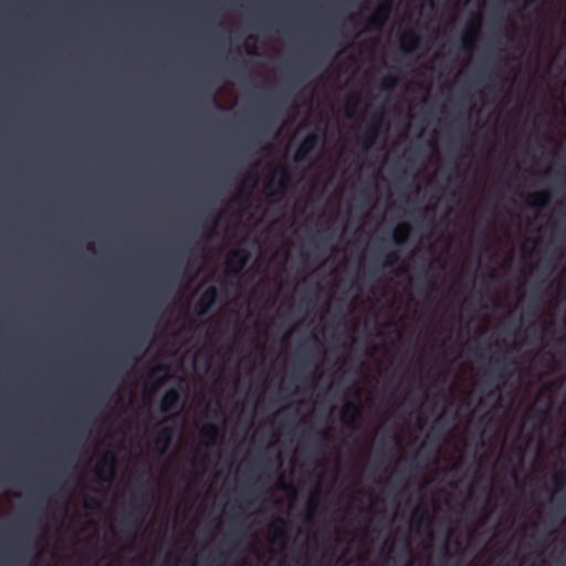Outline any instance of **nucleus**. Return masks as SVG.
I'll return each mask as SVG.
<instances>
[{"instance_id": "5", "label": "nucleus", "mask_w": 566, "mask_h": 566, "mask_svg": "<svg viewBox=\"0 0 566 566\" xmlns=\"http://www.w3.org/2000/svg\"><path fill=\"white\" fill-rule=\"evenodd\" d=\"M322 138L316 133H311L304 137L296 148L293 159L295 163H304L310 160L312 153L321 145Z\"/></svg>"}, {"instance_id": "15", "label": "nucleus", "mask_w": 566, "mask_h": 566, "mask_svg": "<svg viewBox=\"0 0 566 566\" xmlns=\"http://www.w3.org/2000/svg\"><path fill=\"white\" fill-rule=\"evenodd\" d=\"M328 439L327 431H317L306 438V448L311 454L317 457L324 453V443Z\"/></svg>"}, {"instance_id": "12", "label": "nucleus", "mask_w": 566, "mask_h": 566, "mask_svg": "<svg viewBox=\"0 0 566 566\" xmlns=\"http://www.w3.org/2000/svg\"><path fill=\"white\" fill-rule=\"evenodd\" d=\"M391 4L389 2L380 4L375 13L368 19L369 30H380L389 18Z\"/></svg>"}, {"instance_id": "41", "label": "nucleus", "mask_w": 566, "mask_h": 566, "mask_svg": "<svg viewBox=\"0 0 566 566\" xmlns=\"http://www.w3.org/2000/svg\"><path fill=\"white\" fill-rule=\"evenodd\" d=\"M490 74L486 73V71H482L481 73V80H490Z\"/></svg>"}, {"instance_id": "19", "label": "nucleus", "mask_w": 566, "mask_h": 566, "mask_svg": "<svg viewBox=\"0 0 566 566\" xmlns=\"http://www.w3.org/2000/svg\"><path fill=\"white\" fill-rule=\"evenodd\" d=\"M360 416L361 408L359 403L349 401L345 405L342 418L346 424L353 426L359 419Z\"/></svg>"}, {"instance_id": "54", "label": "nucleus", "mask_w": 566, "mask_h": 566, "mask_svg": "<svg viewBox=\"0 0 566 566\" xmlns=\"http://www.w3.org/2000/svg\"><path fill=\"white\" fill-rule=\"evenodd\" d=\"M36 103H38V104L40 103V99H39V98L36 99Z\"/></svg>"}, {"instance_id": "53", "label": "nucleus", "mask_w": 566, "mask_h": 566, "mask_svg": "<svg viewBox=\"0 0 566 566\" xmlns=\"http://www.w3.org/2000/svg\"><path fill=\"white\" fill-rule=\"evenodd\" d=\"M36 74H38V75L40 74V71H39V70L36 71Z\"/></svg>"}, {"instance_id": "8", "label": "nucleus", "mask_w": 566, "mask_h": 566, "mask_svg": "<svg viewBox=\"0 0 566 566\" xmlns=\"http://www.w3.org/2000/svg\"><path fill=\"white\" fill-rule=\"evenodd\" d=\"M382 123H384V113L382 112L375 113L371 116L370 124L366 128V130L360 139L363 149L368 150L375 145V143L380 134Z\"/></svg>"}, {"instance_id": "11", "label": "nucleus", "mask_w": 566, "mask_h": 566, "mask_svg": "<svg viewBox=\"0 0 566 566\" xmlns=\"http://www.w3.org/2000/svg\"><path fill=\"white\" fill-rule=\"evenodd\" d=\"M432 521L433 516L428 505H420L413 510L411 517L412 527L417 530L430 528Z\"/></svg>"}, {"instance_id": "13", "label": "nucleus", "mask_w": 566, "mask_h": 566, "mask_svg": "<svg viewBox=\"0 0 566 566\" xmlns=\"http://www.w3.org/2000/svg\"><path fill=\"white\" fill-rule=\"evenodd\" d=\"M180 399H181L180 390L175 387L169 388L168 390H166V392L161 397L160 406H159L160 411L163 413H168V412L179 408Z\"/></svg>"}, {"instance_id": "33", "label": "nucleus", "mask_w": 566, "mask_h": 566, "mask_svg": "<svg viewBox=\"0 0 566 566\" xmlns=\"http://www.w3.org/2000/svg\"><path fill=\"white\" fill-rule=\"evenodd\" d=\"M407 472H408V470L406 468L400 470V472L395 476L392 484L400 485V484L405 483V478H406Z\"/></svg>"}, {"instance_id": "23", "label": "nucleus", "mask_w": 566, "mask_h": 566, "mask_svg": "<svg viewBox=\"0 0 566 566\" xmlns=\"http://www.w3.org/2000/svg\"><path fill=\"white\" fill-rule=\"evenodd\" d=\"M285 521L280 518L273 525V542H283L286 539V532L284 530Z\"/></svg>"}, {"instance_id": "32", "label": "nucleus", "mask_w": 566, "mask_h": 566, "mask_svg": "<svg viewBox=\"0 0 566 566\" xmlns=\"http://www.w3.org/2000/svg\"><path fill=\"white\" fill-rule=\"evenodd\" d=\"M259 180V175L256 172L250 174L245 177L244 182H250V188L253 189Z\"/></svg>"}, {"instance_id": "46", "label": "nucleus", "mask_w": 566, "mask_h": 566, "mask_svg": "<svg viewBox=\"0 0 566 566\" xmlns=\"http://www.w3.org/2000/svg\"><path fill=\"white\" fill-rule=\"evenodd\" d=\"M132 347H133V348H137V347H138V346H137V338H135V339H134V343H133V346H132Z\"/></svg>"}, {"instance_id": "28", "label": "nucleus", "mask_w": 566, "mask_h": 566, "mask_svg": "<svg viewBox=\"0 0 566 566\" xmlns=\"http://www.w3.org/2000/svg\"><path fill=\"white\" fill-rule=\"evenodd\" d=\"M239 538H240V533H238L237 531H231L229 533L228 537L226 538V541L223 542V544L228 545V546H233V545L238 544Z\"/></svg>"}, {"instance_id": "18", "label": "nucleus", "mask_w": 566, "mask_h": 566, "mask_svg": "<svg viewBox=\"0 0 566 566\" xmlns=\"http://www.w3.org/2000/svg\"><path fill=\"white\" fill-rule=\"evenodd\" d=\"M420 44V36L418 33L410 29L405 32L402 42H401V51L406 54L413 53Z\"/></svg>"}, {"instance_id": "43", "label": "nucleus", "mask_w": 566, "mask_h": 566, "mask_svg": "<svg viewBox=\"0 0 566 566\" xmlns=\"http://www.w3.org/2000/svg\"><path fill=\"white\" fill-rule=\"evenodd\" d=\"M439 422H440V419H438V420L434 422V424H433V426H432V428H431L432 432H434V431L438 429V427H439Z\"/></svg>"}, {"instance_id": "6", "label": "nucleus", "mask_w": 566, "mask_h": 566, "mask_svg": "<svg viewBox=\"0 0 566 566\" xmlns=\"http://www.w3.org/2000/svg\"><path fill=\"white\" fill-rule=\"evenodd\" d=\"M250 258L247 249L239 248L229 252L226 261L227 273L231 276H238L245 268Z\"/></svg>"}, {"instance_id": "27", "label": "nucleus", "mask_w": 566, "mask_h": 566, "mask_svg": "<svg viewBox=\"0 0 566 566\" xmlns=\"http://www.w3.org/2000/svg\"><path fill=\"white\" fill-rule=\"evenodd\" d=\"M398 77L396 75H392V74H388L386 76L382 77L381 80V87L384 90H392L395 88L397 85H398Z\"/></svg>"}, {"instance_id": "39", "label": "nucleus", "mask_w": 566, "mask_h": 566, "mask_svg": "<svg viewBox=\"0 0 566 566\" xmlns=\"http://www.w3.org/2000/svg\"><path fill=\"white\" fill-rule=\"evenodd\" d=\"M449 557H450V554L448 552V547L446 546L444 547V558H443V564L447 565L449 563Z\"/></svg>"}, {"instance_id": "36", "label": "nucleus", "mask_w": 566, "mask_h": 566, "mask_svg": "<svg viewBox=\"0 0 566 566\" xmlns=\"http://www.w3.org/2000/svg\"><path fill=\"white\" fill-rule=\"evenodd\" d=\"M9 530V524L8 523H0V535H4Z\"/></svg>"}, {"instance_id": "4", "label": "nucleus", "mask_w": 566, "mask_h": 566, "mask_svg": "<svg viewBox=\"0 0 566 566\" xmlns=\"http://www.w3.org/2000/svg\"><path fill=\"white\" fill-rule=\"evenodd\" d=\"M291 182V174L286 166L277 165L273 176L265 185L269 197H283Z\"/></svg>"}, {"instance_id": "49", "label": "nucleus", "mask_w": 566, "mask_h": 566, "mask_svg": "<svg viewBox=\"0 0 566 566\" xmlns=\"http://www.w3.org/2000/svg\"><path fill=\"white\" fill-rule=\"evenodd\" d=\"M406 548H407L408 551H410V544H409V542H407V544H406Z\"/></svg>"}, {"instance_id": "24", "label": "nucleus", "mask_w": 566, "mask_h": 566, "mask_svg": "<svg viewBox=\"0 0 566 566\" xmlns=\"http://www.w3.org/2000/svg\"><path fill=\"white\" fill-rule=\"evenodd\" d=\"M40 512V484L38 483V513ZM42 539H43V526L40 521V515L38 514V565L40 564L41 553H42Z\"/></svg>"}, {"instance_id": "30", "label": "nucleus", "mask_w": 566, "mask_h": 566, "mask_svg": "<svg viewBox=\"0 0 566 566\" xmlns=\"http://www.w3.org/2000/svg\"><path fill=\"white\" fill-rule=\"evenodd\" d=\"M359 104V98L357 96H352L350 98H348V101L346 102V107L348 109L347 112V116L348 117H352L353 114L349 112V109L352 108H356Z\"/></svg>"}, {"instance_id": "51", "label": "nucleus", "mask_w": 566, "mask_h": 566, "mask_svg": "<svg viewBox=\"0 0 566 566\" xmlns=\"http://www.w3.org/2000/svg\"><path fill=\"white\" fill-rule=\"evenodd\" d=\"M36 163H38V164L40 163V157H39V156L36 157Z\"/></svg>"}, {"instance_id": "37", "label": "nucleus", "mask_w": 566, "mask_h": 566, "mask_svg": "<svg viewBox=\"0 0 566 566\" xmlns=\"http://www.w3.org/2000/svg\"><path fill=\"white\" fill-rule=\"evenodd\" d=\"M546 266H547V273L549 274V273H551V272H553V270L555 269L556 263H555V262H552V261H547V262H546Z\"/></svg>"}, {"instance_id": "1", "label": "nucleus", "mask_w": 566, "mask_h": 566, "mask_svg": "<svg viewBox=\"0 0 566 566\" xmlns=\"http://www.w3.org/2000/svg\"><path fill=\"white\" fill-rule=\"evenodd\" d=\"M81 433V428L73 429L67 433L66 441L60 458L61 471L54 482V485L57 486L60 491L64 488L71 471L75 469V462L77 459L76 447L80 442V438L82 436Z\"/></svg>"}, {"instance_id": "26", "label": "nucleus", "mask_w": 566, "mask_h": 566, "mask_svg": "<svg viewBox=\"0 0 566 566\" xmlns=\"http://www.w3.org/2000/svg\"><path fill=\"white\" fill-rule=\"evenodd\" d=\"M532 418L542 427L544 426L548 420V409L547 408H539L535 409L532 412Z\"/></svg>"}, {"instance_id": "45", "label": "nucleus", "mask_w": 566, "mask_h": 566, "mask_svg": "<svg viewBox=\"0 0 566 566\" xmlns=\"http://www.w3.org/2000/svg\"><path fill=\"white\" fill-rule=\"evenodd\" d=\"M553 250H554V252H558V258H559L562 254V248L557 247V248H554Z\"/></svg>"}, {"instance_id": "55", "label": "nucleus", "mask_w": 566, "mask_h": 566, "mask_svg": "<svg viewBox=\"0 0 566 566\" xmlns=\"http://www.w3.org/2000/svg\"><path fill=\"white\" fill-rule=\"evenodd\" d=\"M36 242H38V243L40 242V239H39V238L36 239Z\"/></svg>"}, {"instance_id": "34", "label": "nucleus", "mask_w": 566, "mask_h": 566, "mask_svg": "<svg viewBox=\"0 0 566 566\" xmlns=\"http://www.w3.org/2000/svg\"><path fill=\"white\" fill-rule=\"evenodd\" d=\"M554 483H555V486H556V490H560L562 486H563V480H562V476L557 475L554 478Z\"/></svg>"}, {"instance_id": "25", "label": "nucleus", "mask_w": 566, "mask_h": 566, "mask_svg": "<svg viewBox=\"0 0 566 566\" xmlns=\"http://www.w3.org/2000/svg\"><path fill=\"white\" fill-rule=\"evenodd\" d=\"M400 261V255L398 251L392 250L384 254V260L381 262L382 269H388L396 265Z\"/></svg>"}, {"instance_id": "52", "label": "nucleus", "mask_w": 566, "mask_h": 566, "mask_svg": "<svg viewBox=\"0 0 566 566\" xmlns=\"http://www.w3.org/2000/svg\"><path fill=\"white\" fill-rule=\"evenodd\" d=\"M564 326H565V328H566V319H565V322H564Z\"/></svg>"}, {"instance_id": "40", "label": "nucleus", "mask_w": 566, "mask_h": 566, "mask_svg": "<svg viewBox=\"0 0 566 566\" xmlns=\"http://www.w3.org/2000/svg\"><path fill=\"white\" fill-rule=\"evenodd\" d=\"M536 2L537 0H524V8L531 7Z\"/></svg>"}, {"instance_id": "7", "label": "nucleus", "mask_w": 566, "mask_h": 566, "mask_svg": "<svg viewBox=\"0 0 566 566\" xmlns=\"http://www.w3.org/2000/svg\"><path fill=\"white\" fill-rule=\"evenodd\" d=\"M116 473V457L113 452H106L95 469L96 479L104 483L113 482Z\"/></svg>"}, {"instance_id": "10", "label": "nucleus", "mask_w": 566, "mask_h": 566, "mask_svg": "<svg viewBox=\"0 0 566 566\" xmlns=\"http://www.w3.org/2000/svg\"><path fill=\"white\" fill-rule=\"evenodd\" d=\"M481 17L474 15L467 24L465 31L461 39L462 49L464 51L470 52L473 50L475 45L476 35L481 29Z\"/></svg>"}, {"instance_id": "3", "label": "nucleus", "mask_w": 566, "mask_h": 566, "mask_svg": "<svg viewBox=\"0 0 566 566\" xmlns=\"http://www.w3.org/2000/svg\"><path fill=\"white\" fill-rule=\"evenodd\" d=\"M28 84H35V0H28Z\"/></svg>"}, {"instance_id": "16", "label": "nucleus", "mask_w": 566, "mask_h": 566, "mask_svg": "<svg viewBox=\"0 0 566 566\" xmlns=\"http://www.w3.org/2000/svg\"><path fill=\"white\" fill-rule=\"evenodd\" d=\"M552 200V193L548 190H543L538 192L531 193L527 198V206L542 210L548 207L549 202Z\"/></svg>"}, {"instance_id": "48", "label": "nucleus", "mask_w": 566, "mask_h": 566, "mask_svg": "<svg viewBox=\"0 0 566 566\" xmlns=\"http://www.w3.org/2000/svg\"><path fill=\"white\" fill-rule=\"evenodd\" d=\"M66 511H67V503H65L63 506V512L66 513Z\"/></svg>"}, {"instance_id": "31", "label": "nucleus", "mask_w": 566, "mask_h": 566, "mask_svg": "<svg viewBox=\"0 0 566 566\" xmlns=\"http://www.w3.org/2000/svg\"><path fill=\"white\" fill-rule=\"evenodd\" d=\"M99 506V502L96 497L90 496L84 501V507L87 510H94Z\"/></svg>"}, {"instance_id": "2", "label": "nucleus", "mask_w": 566, "mask_h": 566, "mask_svg": "<svg viewBox=\"0 0 566 566\" xmlns=\"http://www.w3.org/2000/svg\"><path fill=\"white\" fill-rule=\"evenodd\" d=\"M509 366H514L516 368L517 363L515 360L509 361L505 356L491 359L489 384L494 385V387L488 391V399L499 400L501 388L506 385L513 375L511 371H509Z\"/></svg>"}, {"instance_id": "20", "label": "nucleus", "mask_w": 566, "mask_h": 566, "mask_svg": "<svg viewBox=\"0 0 566 566\" xmlns=\"http://www.w3.org/2000/svg\"><path fill=\"white\" fill-rule=\"evenodd\" d=\"M200 434L209 441L210 446H216L222 434V429L214 423H206L201 428Z\"/></svg>"}, {"instance_id": "21", "label": "nucleus", "mask_w": 566, "mask_h": 566, "mask_svg": "<svg viewBox=\"0 0 566 566\" xmlns=\"http://www.w3.org/2000/svg\"><path fill=\"white\" fill-rule=\"evenodd\" d=\"M411 227L408 223H402L394 231V241L396 244H403L410 235Z\"/></svg>"}, {"instance_id": "44", "label": "nucleus", "mask_w": 566, "mask_h": 566, "mask_svg": "<svg viewBox=\"0 0 566 566\" xmlns=\"http://www.w3.org/2000/svg\"><path fill=\"white\" fill-rule=\"evenodd\" d=\"M184 251L180 252L179 256H178V263H182L184 262Z\"/></svg>"}, {"instance_id": "47", "label": "nucleus", "mask_w": 566, "mask_h": 566, "mask_svg": "<svg viewBox=\"0 0 566 566\" xmlns=\"http://www.w3.org/2000/svg\"><path fill=\"white\" fill-rule=\"evenodd\" d=\"M113 376L115 377V374H113V375L107 379V385H111Z\"/></svg>"}, {"instance_id": "14", "label": "nucleus", "mask_w": 566, "mask_h": 566, "mask_svg": "<svg viewBox=\"0 0 566 566\" xmlns=\"http://www.w3.org/2000/svg\"><path fill=\"white\" fill-rule=\"evenodd\" d=\"M146 510L142 504H133L130 510L123 517V525L137 528L144 522Z\"/></svg>"}, {"instance_id": "35", "label": "nucleus", "mask_w": 566, "mask_h": 566, "mask_svg": "<svg viewBox=\"0 0 566 566\" xmlns=\"http://www.w3.org/2000/svg\"><path fill=\"white\" fill-rule=\"evenodd\" d=\"M245 66V62L244 61H240L238 63V65L233 66V72L239 74L240 71Z\"/></svg>"}, {"instance_id": "9", "label": "nucleus", "mask_w": 566, "mask_h": 566, "mask_svg": "<svg viewBox=\"0 0 566 566\" xmlns=\"http://www.w3.org/2000/svg\"><path fill=\"white\" fill-rule=\"evenodd\" d=\"M219 297L218 289L214 285L208 286L195 304V313L198 316L207 315Z\"/></svg>"}, {"instance_id": "17", "label": "nucleus", "mask_w": 566, "mask_h": 566, "mask_svg": "<svg viewBox=\"0 0 566 566\" xmlns=\"http://www.w3.org/2000/svg\"><path fill=\"white\" fill-rule=\"evenodd\" d=\"M175 434L172 427H164L157 433L155 446L160 454H163L169 447Z\"/></svg>"}, {"instance_id": "50", "label": "nucleus", "mask_w": 566, "mask_h": 566, "mask_svg": "<svg viewBox=\"0 0 566 566\" xmlns=\"http://www.w3.org/2000/svg\"><path fill=\"white\" fill-rule=\"evenodd\" d=\"M36 163H38V164L40 163V157H39V156L36 157Z\"/></svg>"}, {"instance_id": "29", "label": "nucleus", "mask_w": 566, "mask_h": 566, "mask_svg": "<svg viewBox=\"0 0 566 566\" xmlns=\"http://www.w3.org/2000/svg\"><path fill=\"white\" fill-rule=\"evenodd\" d=\"M318 500H319V491L315 490L311 494L310 500H308V509H310V511H314L315 510V507L318 504Z\"/></svg>"}, {"instance_id": "38", "label": "nucleus", "mask_w": 566, "mask_h": 566, "mask_svg": "<svg viewBox=\"0 0 566 566\" xmlns=\"http://www.w3.org/2000/svg\"><path fill=\"white\" fill-rule=\"evenodd\" d=\"M129 360V356L127 354L123 355L122 358L117 361V366H119L122 363L123 365L126 364Z\"/></svg>"}, {"instance_id": "42", "label": "nucleus", "mask_w": 566, "mask_h": 566, "mask_svg": "<svg viewBox=\"0 0 566 566\" xmlns=\"http://www.w3.org/2000/svg\"><path fill=\"white\" fill-rule=\"evenodd\" d=\"M565 343H566V340H565V338H564V337H559V338H557V340H556V344H557V345H564Z\"/></svg>"}, {"instance_id": "22", "label": "nucleus", "mask_w": 566, "mask_h": 566, "mask_svg": "<svg viewBox=\"0 0 566 566\" xmlns=\"http://www.w3.org/2000/svg\"><path fill=\"white\" fill-rule=\"evenodd\" d=\"M169 371H170V367L169 365L167 364H160V365H157L149 374L148 378L149 379H154L157 377L158 374H161L163 377L161 378H158L156 379L155 384L153 385V388H155L156 386L160 385L161 381L164 379H166L169 375Z\"/></svg>"}]
</instances>
